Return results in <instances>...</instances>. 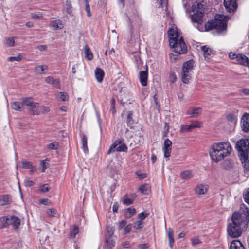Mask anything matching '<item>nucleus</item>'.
<instances>
[{"label": "nucleus", "mask_w": 249, "mask_h": 249, "mask_svg": "<svg viewBox=\"0 0 249 249\" xmlns=\"http://www.w3.org/2000/svg\"><path fill=\"white\" fill-rule=\"evenodd\" d=\"M232 147L229 142H219L213 143L209 150V154L213 161L218 162L228 156Z\"/></svg>", "instance_id": "1"}, {"label": "nucleus", "mask_w": 249, "mask_h": 249, "mask_svg": "<svg viewBox=\"0 0 249 249\" xmlns=\"http://www.w3.org/2000/svg\"><path fill=\"white\" fill-rule=\"evenodd\" d=\"M249 221V209L244 204L241 205L239 211L233 213L231 222L235 225L245 230Z\"/></svg>", "instance_id": "2"}, {"label": "nucleus", "mask_w": 249, "mask_h": 249, "mask_svg": "<svg viewBox=\"0 0 249 249\" xmlns=\"http://www.w3.org/2000/svg\"><path fill=\"white\" fill-rule=\"evenodd\" d=\"M227 16L222 14H217L215 16L213 20L207 22L205 25L207 31L213 29L217 30L218 32H221L226 29Z\"/></svg>", "instance_id": "3"}, {"label": "nucleus", "mask_w": 249, "mask_h": 249, "mask_svg": "<svg viewBox=\"0 0 249 249\" xmlns=\"http://www.w3.org/2000/svg\"><path fill=\"white\" fill-rule=\"evenodd\" d=\"M193 67V61L189 60L184 63L182 65L181 80L185 84L189 82L192 75Z\"/></svg>", "instance_id": "4"}, {"label": "nucleus", "mask_w": 249, "mask_h": 249, "mask_svg": "<svg viewBox=\"0 0 249 249\" xmlns=\"http://www.w3.org/2000/svg\"><path fill=\"white\" fill-rule=\"evenodd\" d=\"M235 148L238 151L239 156L247 155L249 153V137L242 139L237 141Z\"/></svg>", "instance_id": "5"}, {"label": "nucleus", "mask_w": 249, "mask_h": 249, "mask_svg": "<svg viewBox=\"0 0 249 249\" xmlns=\"http://www.w3.org/2000/svg\"><path fill=\"white\" fill-rule=\"evenodd\" d=\"M169 44L173 51L178 54H183L187 52V47L183 39H180V40L175 41V43H173V44L170 42Z\"/></svg>", "instance_id": "6"}, {"label": "nucleus", "mask_w": 249, "mask_h": 249, "mask_svg": "<svg viewBox=\"0 0 249 249\" xmlns=\"http://www.w3.org/2000/svg\"><path fill=\"white\" fill-rule=\"evenodd\" d=\"M244 230V229L241 227L235 225L232 222L229 224L227 227L228 234L232 238H237L240 236Z\"/></svg>", "instance_id": "7"}, {"label": "nucleus", "mask_w": 249, "mask_h": 249, "mask_svg": "<svg viewBox=\"0 0 249 249\" xmlns=\"http://www.w3.org/2000/svg\"><path fill=\"white\" fill-rule=\"evenodd\" d=\"M168 35L169 39V43H175V41L183 39L180 36V31L177 27L174 25H172L168 31Z\"/></svg>", "instance_id": "8"}, {"label": "nucleus", "mask_w": 249, "mask_h": 249, "mask_svg": "<svg viewBox=\"0 0 249 249\" xmlns=\"http://www.w3.org/2000/svg\"><path fill=\"white\" fill-rule=\"evenodd\" d=\"M127 150V147L124 143H122L120 140H116L111 145L107 152V154H110L115 151L126 152Z\"/></svg>", "instance_id": "9"}, {"label": "nucleus", "mask_w": 249, "mask_h": 249, "mask_svg": "<svg viewBox=\"0 0 249 249\" xmlns=\"http://www.w3.org/2000/svg\"><path fill=\"white\" fill-rule=\"evenodd\" d=\"M229 57L231 59L234 60L236 63L243 65H247L249 60L246 55L243 54H236L232 52L229 53Z\"/></svg>", "instance_id": "10"}, {"label": "nucleus", "mask_w": 249, "mask_h": 249, "mask_svg": "<svg viewBox=\"0 0 249 249\" xmlns=\"http://www.w3.org/2000/svg\"><path fill=\"white\" fill-rule=\"evenodd\" d=\"M172 142L169 139H165L164 141L162 146V151L164 153V157L168 158L172 151Z\"/></svg>", "instance_id": "11"}, {"label": "nucleus", "mask_w": 249, "mask_h": 249, "mask_svg": "<svg viewBox=\"0 0 249 249\" xmlns=\"http://www.w3.org/2000/svg\"><path fill=\"white\" fill-rule=\"evenodd\" d=\"M241 127L245 132H249V114L245 113L243 114L241 120Z\"/></svg>", "instance_id": "12"}, {"label": "nucleus", "mask_w": 249, "mask_h": 249, "mask_svg": "<svg viewBox=\"0 0 249 249\" xmlns=\"http://www.w3.org/2000/svg\"><path fill=\"white\" fill-rule=\"evenodd\" d=\"M224 5L228 12H234L237 8L236 0H224Z\"/></svg>", "instance_id": "13"}, {"label": "nucleus", "mask_w": 249, "mask_h": 249, "mask_svg": "<svg viewBox=\"0 0 249 249\" xmlns=\"http://www.w3.org/2000/svg\"><path fill=\"white\" fill-rule=\"evenodd\" d=\"M194 14L191 16L192 22L201 24L203 22V13L197 11H194Z\"/></svg>", "instance_id": "14"}, {"label": "nucleus", "mask_w": 249, "mask_h": 249, "mask_svg": "<svg viewBox=\"0 0 249 249\" xmlns=\"http://www.w3.org/2000/svg\"><path fill=\"white\" fill-rule=\"evenodd\" d=\"M201 111L200 107H192L188 110L187 114L192 118H197L201 114Z\"/></svg>", "instance_id": "15"}, {"label": "nucleus", "mask_w": 249, "mask_h": 249, "mask_svg": "<svg viewBox=\"0 0 249 249\" xmlns=\"http://www.w3.org/2000/svg\"><path fill=\"white\" fill-rule=\"evenodd\" d=\"M139 80L141 84L143 86H145L147 84L148 78V70L147 69L145 71H141L139 74Z\"/></svg>", "instance_id": "16"}, {"label": "nucleus", "mask_w": 249, "mask_h": 249, "mask_svg": "<svg viewBox=\"0 0 249 249\" xmlns=\"http://www.w3.org/2000/svg\"><path fill=\"white\" fill-rule=\"evenodd\" d=\"M200 48L203 52L205 60H208L213 55L212 50L207 46H202Z\"/></svg>", "instance_id": "17"}, {"label": "nucleus", "mask_w": 249, "mask_h": 249, "mask_svg": "<svg viewBox=\"0 0 249 249\" xmlns=\"http://www.w3.org/2000/svg\"><path fill=\"white\" fill-rule=\"evenodd\" d=\"M39 107V104L34 102V103L29 107V110L33 115H38L40 114Z\"/></svg>", "instance_id": "18"}, {"label": "nucleus", "mask_w": 249, "mask_h": 249, "mask_svg": "<svg viewBox=\"0 0 249 249\" xmlns=\"http://www.w3.org/2000/svg\"><path fill=\"white\" fill-rule=\"evenodd\" d=\"M193 11L201 12L204 13V5L203 2L202 1L195 2L192 6Z\"/></svg>", "instance_id": "19"}, {"label": "nucleus", "mask_w": 249, "mask_h": 249, "mask_svg": "<svg viewBox=\"0 0 249 249\" xmlns=\"http://www.w3.org/2000/svg\"><path fill=\"white\" fill-rule=\"evenodd\" d=\"M48 70V67L46 65H38L34 69V72L36 74H43Z\"/></svg>", "instance_id": "20"}, {"label": "nucleus", "mask_w": 249, "mask_h": 249, "mask_svg": "<svg viewBox=\"0 0 249 249\" xmlns=\"http://www.w3.org/2000/svg\"><path fill=\"white\" fill-rule=\"evenodd\" d=\"M248 155L240 156V159L242 165L246 171L249 170V160H248Z\"/></svg>", "instance_id": "21"}, {"label": "nucleus", "mask_w": 249, "mask_h": 249, "mask_svg": "<svg viewBox=\"0 0 249 249\" xmlns=\"http://www.w3.org/2000/svg\"><path fill=\"white\" fill-rule=\"evenodd\" d=\"M50 26L53 28V30L61 29L63 27V25L60 20L57 19L51 21Z\"/></svg>", "instance_id": "22"}, {"label": "nucleus", "mask_w": 249, "mask_h": 249, "mask_svg": "<svg viewBox=\"0 0 249 249\" xmlns=\"http://www.w3.org/2000/svg\"><path fill=\"white\" fill-rule=\"evenodd\" d=\"M47 83L52 85L55 87H59L60 86V81L58 79H53L52 76H48L45 79Z\"/></svg>", "instance_id": "23"}, {"label": "nucleus", "mask_w": 249, "mask_h": 249, "mask_svg": "<svg viewBox=\"0 0 249 249\" xmlns=\"http://www.w3.org/2000/svg\"><path fill=\"white\" fill-rule=\"evenodd\" d=\"M20 224V220L17 217L12 216L9 218V225H12L14 228L17 229Z\"/></svg>", "instance_id": "24"}, {"label": "nucleus", "mask_w": 249, "mask_h": 249, "mask_svg": "<svg viewBox=\"0 0 249 249\" xmlns=\"http://www.w3.org/2000/svg\"><path fill=\"white\" fill-rule=\"evenodd\" d=\"M230 249H245V248L239 240H235L231 242Z\"/></svg>", "instance_id": "25"}, {"label": "nucleus", "mask_w": 249, "mask_h": 249, "mask_svg": "<svg viewBox=\"0 0 249 249\" xmlns=\"http://www.w3.org/2000/svg\"><path fill=\"white\" fill-rule=\"evenodd\" d=\"M12 109L16 111H22L24 110V107L22 101L19 102H13L11 104Z\"/></svg>", "instance_id": "26"}, {"label": "nucleus", "mask_w": 249, "mask_h": 249, "mask_svg": "<svg viewBox=\"0 0 249 249\" xmlns=\"http://www.w3.org/2000/svg\"><path fill=\"white\" fill-rule=\"evenodd\" d=\"M139 190L141 193L144 195H148L151 191L150 186L148 184L145 183L139 186Z\"/></svg>", "instance_id": "27"}, {"label": "nucleus", "mask_w": 249, "mask_h": 249, "mask_svg": "<svg viewBox=\"0 0 249 249\" xmlns=\"http://www.w3.org/2000/svg\"><path fill=\"white\" fill-rule=\"evenodd\" d=\"M208 190V186L204 184H200L196 186V193L198 195H204L206 193Z\"/></svg>", "instance_id": "28"}, {"label": "nucleus", "mask_w": 249, "mask_h": 249, "mask_svg": "<svg viewBox=\"0 0 249 249\" xmlns=\"http://www.w3.org/2000/svg\"><path fill=\"white\" fill-rule=\"evenodd\" d=\"M167 236L169 239V244L171 249H172L174 243V231L172 229L169 228L167 231Z\"/></svg>", "instance_id": "29"}, {"label": "nucleus", "mask_w": 249, "mask_h": 249, "mask_svg": "<svg viewBox=\"0 0 249 249\" xmlns=\"http://www.w3.org/2000/svg\"><path fill=\"white\" fill-rule=\"evenodd\" d=\"M95 75L98 82H101L104 76V72L100 68H96L95 71Z\"/></svg>", "instance_id": "30"}, {"label": "nucleus", "mask_w": 249, "mask_h": 249, "mask_svg": "<svg viewBox=\"0 0 249 249\" xmlns=\"http://www.w3.org/2000/svg\"><path fill=\"white\" fill-rule=\"evenodd\" d=\"M10 196L9 195L0 196V205L3 206L10 203Z\"/></svg>", "instance_id": "31"}, {"label": "nucleus", "mask_w": 249, "mask_h": 249, "mask_svg": "<svg viewBox=\"0 0 249 249\" xmlns=\"http://www.w3.org/2000/svg\"><path fill=\"white\" fill-rule=\"evenodd\" d=\"M85 49V56L89 60H90L93 58V54L89 48L88 45H86L84 47Z\"/></svg>", "instance_id": "32"}, {"label": "nucleus", "mask_w": 249, "mask_h": 249, "mask_svg": "<svg viewBox=\"0 0 249 249\" xmlns=\"http://www.w3.org/2000/svg\"><path fill=\"white\" fill-rule=\"evenodd\" d=\"M233 162L231 160H226L222 163V167L226 170H230L233 167Z\"/></svg>", "instance_id": "33"}, {"label": "nucleus", "mask_w": 249, "mask_h": 249, "mask_svg": "<svg viewBox=\"0 0 249 249\" xmlns=\"http://www.w3.org/2000/svg\"><path fill=\"white\" fill-rule=\"evenodd\" d=\"M9 225V218L2 217L0 218V228H4Z\"/></svg>", "instance_id": "34"}, {"label": "nucleus", "mask_w": 249, "mask_h": 249, "mask_svg": "<svg viewBox=\"0 0 249 249\" xmlns=\"http://www.w3.org/2000/svg\"><path fill=\"white\" fill-rule=\"evenodd\" d=\"M181 177L182 179L188 180L193 177L192 171L190 170L184 171L181 173Z\"/></svg>", "instance_id": "35"}, {"label": "nucleus", "mask_w": 249, "mask_h": 249, "mask_svg": "<svg viewBox=\"0 0 249 249\" xmlns=\"http://www.w3.org/2000/svg\"><path fill=\"white\" fill-rule=\"evenodd\" d=\"M4 43L7 47H12L15 45V37H11L5 39Z\"/></svg>", "instance_id": "36"}, {"label": "nucleus", "mask_w": 249, "mask_h": 249, "mask_svg": "<svg viewBox=\"0 0 249 249\" xmlns=\"http://www.w3.org/2000/svg\"><path fill=\"white\" fill-rule=\"evenodd\" d=\"M21 101L23 107L24 106H26L30 107L32 105V104L34 103V102L32 101V98L30 97L23 98L21 99Z\"/></svg>", "instance_id": "37"}, {"label": "nucleus", "mask_w": 249, "mask_h": 249, "mask_svg": "<svg viewBox=\"0 0 249 249\" xmlns=\"http://www.w3.org/2000/svg\"><path fill=\"white\" fill-rule=\"evenodd\" d=\"M56 97L62 101H65L68 100V95L66 92H60L56 94Z\"/></svg>", "instance_id": "38"}, {"label": "nucleus", "mask_w": 249, "mask_h": 249, "mask_svg": "<svg viewBox=\"0 0 249 249\" xmlns=\"http://www.w3.org/2000/svg\"><path fill=\"white\" fill-rule=\"evenodd\" d=\"M114 228L113 227L107 226L106 227L105 237H112L114 234Z\"/></svg>", "instance_id": "39"}, {"label": "nucleus", "mask_w": 249, "mask_h": 249, "mask_svg": "<svg viewBox=\"0 0 249 249\" xmlns=\"http://www.w3.org/2000/svg\"><path fill=\"white\" fill-rule=\"evenodd\" d=\"M105 242L107 246L109 248L113 247L115 243V241L112 239V237H105Z\"/></svg>", "instance_id": "40"}, {"label": "nucleus", "mask_w": 249, "mask_h": 249, "mask_svg": "<svg viewBox=\"0 0 249 249\" xmlns=\"http://www.w3.org/2000/svg\"><path fill=\"white\" fill-rule=\"evenodd\" d=\"M226 119L233 124L236 123L237 121V116L231 113L229 114L226 116Z\"/></svg>", "instance_id": "41"}, {"label": "nucleus", "mask_w": 249, "mask_h": 249, "mask_svg": "<svg viewBox=\"0 0 249 249\" xmlns=\"http://www.w3.org/2000/svg\"><path fill=\"white\" fill-rule=\"evenodd\" d=\"M190 124L191 129L200 128L202 126V123L197 120L192 121Z\"/></svg>", "instance_id": "42"}, {"label": "nucleus", "mask_w": 249, "mask_h": 249, "mask_svg": "<svg viewBox=\"0 0 249 249\" xmlns=\"http://www.w3.org/2000/svg\"><path fill=\"white\" fill-rule=\"evenodd\" d=\"M46 213L50 217H54L56 214V210L54 208H48L46 210Z\"/></svg>", "instance_id": "43"}, {"label": "nucleus", "mask_w": 249, "mask_h": 249, "mask_svg": "<svg viewBox=\"0 0 249 249\" xmlns=\"http://www.w3.org/2000/svg\"><path fill=\"white\" fill-rule=\"evenodd\" d=\"M82 147L85 152L88 150L87 138L85 135H83L82 136Z\"/></svg>", "instance_id": "44"}, {"label": "nucleus", "mask_w": 249, "mask_h": 249, "mask_svg": "<svg viewBox=\"0 0 249 249\" xmlns=\"http://www.w3.org/2000/svg\"><path fill=\"white\" fill-rule=\"evenodd\" d=\"M59 145L58 142H53L49 143L47 145V147L50 150H56Z\"/></svg>", "instance_id": "45"}, {"label": "nucleus", "mask_w": 249, "mask_h": 249, "mask_svg": "<svg viewBox=\"0 0 249 249\" xmlns=\"http://www.w3.org/2000/svg\"><path fill=\"white\" fill-rule=\"evenodd\" d=\"M79 229L78 227L76 225L73 226V229L71 231L70 236L71 238H74L75 236L78 233Z\"/></svg>", "instance_id": "46"}, {"label": "nucleus", "mask_w": 249, "mask_h": 249, "mask_svg": "<svg viewBox=\"0 0 249 249\" xmlns=\"http://www.w3.org/2000/svg\"><path fill=\"white\" fill-rule=\"evenodd\" d=\"M85 3V11L87 12V16L88 17H90L91 14L90 11V6L89 4L88 0H84Z\"/></svg>", "instance_id": "47"}, {"label": "nucleus", "mask_w": 249, "mask_h": 249, "mask_svg": "<svg viewBox=\"0 0 249 249\" xmlns=\"http://www.w3.org/2000/svg\"><path fill=\"white\" fill-rule=\"evenodd\" d=\"M191 129L190 124L189 125H182L180 127V131L182 133L190 131Z\"/></svg>", "instance_id": "48"}, {"label": "nucleus", "mask_w": 249, "mask_h": 249, "mask_svg": "<svg viewBox=\"0 0 249 249\" xmlns=\"http://www.w3.org/2000/svg\"><path fill=\"white\" fill-rule=\"evenodd\" d=\"M243 197L245 201L249 205V188L247 189L244 191Z\"/></svg>", "instance_id": "49"}, {"label": "nucleus", "mask_w": 249, "mask_h": 249, "mask_svg": "<svg viewBox=\"0 0 249 249\" xmlns=\"http://www.w3.org/2000/svg\"><path fill=\"white\" fill-rule=\"evenodd\" d=\"M39 109L40 114H41V113L44 114V113H48L50 111L49 107L43 106H39Z\"/></svg>", "instance_id": "50"}, {"label": "nucleus", "mask_w": 249, "mask_h": 249, "mask_svg": "<svg viewBox=\"0 0 249 249\" xmlns=\"http://www.w3.org/2000/svg\"><path fill=\"white\" fill-rule=\"evenodd\" d=\"M134 228L136 229H140L142 228L143 222L142 221H137L134 222Z\"/></svg>", "instance_id": "51"}, {"label": "nucleus", "mask_w": 249, "mask_h": 249, "mask_svg": "<svg viewBox=\"0 0 249 249\" xmlns=\"http://www.w3.org/2000/svg\"><path fill=\"white\" fill-rule=\"evenodd\" d=\"M66 12L67 13L70 14L71 12L72 5L70 0H67L66 2Z\"/></svg>", "instance_id": "52"}, {"label": "nucleus", "mask_w": 249, "mask_h": 249, "mask_svg": "<svg viewBox=\"0 0 249 249\" xmlns=\"http://www.w3.org/2000/svg\"><path fill=\"white\" fill-rule=\"evenodd\" d=\"M132 114L131 112H129L128 113V114H127V121H126L127 125L128 126H130V127H131V126L130 125L133 124V121L132 119Z\"/></svg>", "instance_id": "53"}, {"label": "nucleus", "mask_w": 249, "mask_h": 249, "mask_svg": "<svg viewBox=\"0 0 249 249\" xmlns=\"http://www.w3.org/2000/svg\"><path fill=\"white\" fill-rule=\"evenodd\" d=\"M39 191H40L42 193H46L49 191V188L48 187V184H43L39 187Z\"/></svg>", "instance_id": "54"}, {"label": "nucleus", "mask_w": 249, "mask_h": 249, "mask_svg": "<svg viewBox=\"0 0 249 249\" xmlns=\"http://www.w3.org/2000/svg\"><path fill=\"white\" fill-rule=\"evenodd\" d=\"M136 211L135 209L133 208H129L126 210V215H128V216L130 217L132 215L135 214Z\"/></svg>", "instance_id": "55"}, {"label": "nucleus", "mask_w": 249, "mask_h": 249, "mask_svg": "<svg viewBox=\"0 0 249 249\" xmlns=\"http://www.w3.org/2000/svg\"><path fill=\"white\" fill-rule=\"evenodd\" d=\"M22 167L24 169H32L33 167L30 162L26 161L22 162Z\"/></svg>", "instance_id": "56"}, {"label": "nucleus", "mask_w": 249, "mask_h": 249, "mask_svg": "<svg viewBox=\"0 0 249 249\" xmlns=\"http://www.w3.org/2000/svg\"><path fill=\"white\" fill-rule=\"evenodd\" d=\"M8 61L13 62L14 61H19L21 60V56L19 55L17 56H11L8 57Z\"/></svg>", "instance_id": "57"}, {"label": "nucleus", "mask_w": 249, "mask_h": 249, "mask_svg": "<svg viewBox=\"0 0 249 249\" xmlns=\"http://www.w3.org/2000/svg\"><path fill=\"white\" fill-rule=\"evenodd\" d=\"M169 125L167 123H165L164 124V130L163 132V137H165L167 136V135L169 131Z\"/></svg>", "instance_id": "58"}, {"label": "nucleus", "mask_w": 249, "mask_h": 249, "mask_svg": "<svg viewBox=\"0 0 249 249\" xmlns=\"http://www.w3.org/2000/svg\"><path fill=\"white\" fill-rule=\"evenodd\" d=\"M147 215L148 214L147 213L142 212L138 215V218L140 219L139 221H142V220H144Z\"/></svg>", "instance_id": "59"}, {"label": "nucleus", "mask_w": 249, "mask_h": 249, "mask_svg": "<svg viewBox=\"0 0 249 249\" xmlns=\"http://www.w3.org/2000/svg\"><path fill=\"white\" fill-rule=\"evenodd\" d=\"M177 80V77L175 74L173 72H171L169 76V80L172 83H174Z\"/></svg>", "instance_id": "60"}, {"label": "nucleus", "mask_w": 249, "mask_h": 249, "mask_svg": "<svg viewBox=\"0 0 249 249\" xmlns=\"http://www.w3.org/2000/svg\"><path fill=\"white\" fill-rule=\"evenodd\" d=\"M24 184L25 186H26V187H31L34 185V183L31 180H30L29 179H26L24 180Z\"/></svg>", "instance_id": "61"}, {"label": "nucleus", "mask_w": 249, "mask_h": 249, "mask_svg": "<svg viewBox=\"0 0 249 249\" xmlns=\"http://www.w3.org/2000/svg\"><path fill=\"white\" fill-rule=\"evenodd\" d=\"M191 241L193 246L196 245L200 243V241L199 240L198 237H195L192 238L191 239Z\"/></svg>", "instance_id": "62"}, {"label": "nucleus", "mask_w": 249, "mask_h": 249, "mask_svg": "<svg viewBox=\"0 0 249 249\" xmlns=\"http://www.w3.org/2000/svg\"><path fill=\"white\" fill-rule=\"evenodd\" d=\"M132 227V225L131 224H129L126 226L124 229V234H126L130 232L131 231Z\"/></svg>", "instance_id": "63"}, {"label": "nucleus", "mask_w": 249, "mask_h": 249, "mask_svg": "<svg viewBox=\"0 0 249 249\" xmlns=\"http://www.w3.org/2000/svg\"><path fill=\"white\" fill-rule=\"evenodd\" d=\"M133 199H130V198H126L123 200V203L124 204L127 205H130L131 204H132L133 203Z\"/></svg>", "instance_id": "64"}]
</instances>
